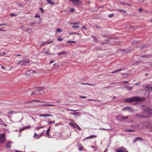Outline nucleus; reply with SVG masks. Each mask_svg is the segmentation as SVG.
Listing matches in <instances>:
<instances>
[{
	"mask_svg": "<svg viewBox=\"0 0 152 152\" xmlns=\"http://www.w3.org/2000/svg\"><path fill=\"white\" fill-rule=\"evenodd\" d=\"M26 60H22V61H20L18 62L17 63L19 64H20V65H25L26 64Z\"/></svg>",
	"mask_w": 152,
	"mask_h": 152,
	"instance_id": "10",
	"label": "nucleus"
},
{
	"mask_svg": "<svg viewBox=\"0 0 152 152\" xmlns=\"http://www.w3.org/2000/svg\"><path fill=\"white\" fill-rule=\"evenodd\" d=\"M75 41H68L66 42V43H69V44L71 45L72 44V43H75Z\"/></svg>",
	"mask_w": 152,
	"mask_h": 152,
	"instance_id": "29",
	"label": "nucleus"
},
{
	"mask_svg": "<svg viewBox=\"0 0 152 152\" xmlns=\"http://www.w3.org/2000/svg\"><path fill=\"white\" fill-rule=\"evenodd\" d=\"M39 116L40 117H48L50 116H51L52 115L50 114H41L39 115Z\"/></svg>",
	"mask_w": 152,
	"mask_h": 152,
	"instance_id": "12",
	"label": "nucleus"
},
{
	"mask_svg": "<svg viewBox=\"0 0 152 152\" xmlns=\"http://www.w3.org/2000/svg\"><path fill=\"white\" fill-rule=\"evenodd\" d=\"M123 51H125V52H130L129 49L128 48L126 49V50H123Z\"/></svg>",
	"mask_w": 152,
	"mask_h": 152,
	"instance_id": "37",
	"label": "nucleus"
},
{
	"mask_svg": "<svg viewBox=\"0 0 152 152\" xmlns=\"http://www.w3.org/2000/svg\"><path fill=\"white\" fill-rule=\"evenodd\" d=\"M88 101H96V100H94V99H88Z\"/></svg>",
	"mask_w": 152,
	"mask_h": 152,
	"instance_id": "61",
	"label": "nucleus"
},
{
	"mask_svg": "<svg viewBox=\"0 0 152 152\" xmlns=\"http://www.w3.org/2000/svg\"><path fill=\"white\" fill-rule=\"evenodd\" d=\"M75 124H73L72 122H70L69 124L70 126H72L74 128H76V125H75Z\"/></svg>",
	"mask_w": 152,
	"mask_h": 152,
	"instance_id": "22",
	"label": "nucleus"
},
{
	"mask_svg": "<svg viewBox=\"0 0 152 152\" xmlns=\"http://www.w3.org/2000/svg\"><path fill=\"white\" fill-rule=\"evenodd\" d=\"M115 152H128L126 149L123 147L117 148L115 150Z\"/></svg>",
	"mask_w": 152,
	"mask_h": 152,
	"instance_id": "6",
	"label": "nucleus"
},
{
	"mask_svg": "<svg viewBox=\"0 0 152 152\" xmlns=\"http://www.w3.org/2000/svg\"><path fill=\"white\" fill-rule=\"evenodd\" d=\"M139 117H141V118H142V117H145L143 116H140V115H137Z\"/></svg>",
	"mask_w": 152,
	"mask_h": 152,
	"instance_id": "60",
	"label": "nucleus"
},
{
	"mask_svg": "<svg viewBox=\"0 0 152 152\" xmlns=\"http://www.w3.org/2000/svg\"><path fill=\"white\" fill-rule=\"evenodd\" d=\"M82 84H87V85H90V86H93V84H89V83H82Z\"/></svg>",
	"mask_w": 152,
	"mask_h": 152,
	"instance_id": "42",
	"label": "nucleus"
},
{
	"mask_svg": "<svg viewBox=\"0 0 152 152\" xmlns=\"http://www.w3.org/2000/svg\"><path fill=\"white\" fill-rule=\"evenodd\" d=\"M91 37L92 38H94L95 39L96 41H97V39H96V37L95 36H92Z\"/></svg>",
	"mask_w": 152,
	"mask_h": 152,
	"instance_id": "48",
	"label": "nucleus"
},
{
	"mask_svg": "<svg viewBox=\"0 0 152 152\" xmlns=\"http://www.w3.org/2000/svg\"><path fill=\"white\" fill-rule=\"evenodd\" d=\"M61 31H62L61 29L60 28H58L56 29V33L57 34L58 33V32H61Z\"/></svg>",
	"mask_w": 152,
	"mask_h": 152,
	"instance_id": "28",
	"label": "nucleus"
},
{
	"mask_svg": "<svg viewBox=\"0 0 152 152\" xmlns=\"http://www.w3.org/2000/svg\"><path fill=\"white\" fill-rule=\"evenodd\" d=\"M6 53L5 52H3L2 53H0V55L1 56H3Z\"/></svg>",
	"mask_w": 152,
	"mask_h": 152,
	"instance_id": "44",
	"label": "nucleus"
},
{
	"mask_svg": "<svg viewBox=\"0 0 152 152\" xmlns=\"http://www.w3.org/2000/svg\"><path fill=\"white\" fill-rule=\"evenodd\" d=\"M36 101H34L33 100L31 101L28 102H26V103H30L31 104V106L32 107L36 106V104L35 103Z\"/></svg>",
	"mask_w": 152,
	"mask_h": 152,
	"instance_id": "11",
	"label": "nucleus"
},
{
	"mask_svg": "<svg viewBox=\"0 0 152 152\" xmlns=\"http://www.w3.org/2000/svg\"><path fill=\"white\" fill-rule=\"evenodd\" d=\"M124 131L126 132H134L135 130H134L132 129H126L124 130Z\"/></svg>",
	"mask_w": 152,
	"mask_h": 152,
	"instance_id": "20",
	"label": "nucleus"
},
{
	"mask_svg": "<svg viewBox=\"0 0 152 152\" xmlns=\"http://www.w3.org/2000/svg\"><path fill=\"white\" fill-rule=\"evenodd\" d=\"M6 137L4 133L0 134V143H3L5 142Z\"/></svg>",
	"mask_w": 152,
	"mask_h": 152,
	"instance_id": "4",
	"label": "nucleus"
},
{
	"mask_svg": "<svg viewBox=\"0 0 152 152\" xmlns=\"http://www.w3.org/2000/svg\"><path fill=\"white\" fill-rule=\"evenodd\" d=\"M145 99L143 98L137 96H132L130 98L126 99L124 100L125 102H130L134 101H142L145 100Z\"/></svg>",
	"mask_w": 152,
	"mask_h": 152,
	"instance_id": "1",
	"label": "nucleus"
},
{
	"mask_svg": "<svg viewBox=\"0 0 152 152\" xmlns=\"http://www.w3.org/2000/svg\"><path fill=\"white\" fill-rule=\"evenodd\" d=\"M37 89L38 90L39 94H41L44 93V89H45L44 88H38Z\"/></svg>",
	"mask_w": 152,
	"mask_h": 152,
	"instance_id": "9",
	"label": "nucleus"
},
{
	"mask_svg": "<svg viewBox=\"0 0 152 152\" xmlns=\"http://www.w3.org/2000/svg\"><path fill=\"white\" fill-rule=\"evenodd\" d=\"M151 56V55H144L141 56V57H145V58H149Z\"/></svg>",
	"mask_w": 152,
	"mask_h": 152,
	"instance_id": "25",
	"label": "nucleus"
},
{
	"mask_svg": "<svg viewBox=\"0 0 152 152\" xmlns=\"http://www.w3.org/2000/svg\"><path fill=\"white\" fill-rule=\"evenodd\" d=\"M11 142L10 141H9L7 142L5 145V147L6 148H9L11 147Z\"/></svg>",
	"mask_w": 152,
	"mask_h": 152,
	"instance_id": "14",
	"label": "nucleus"
},
{
	"mask_svg": "<svg viewBox=\"0 0 152 152\" xmlns=\"http://www.w3.org/2000/svg\"><path fill=\"white\" fill-rule=\"evenodd\" d=\"M71 24L74 25L72 27V28H78L80 27L79 26V25L80 24V23L72 22Z\"/></svg>",
	"mask_w": 152,
	"mask_h": 152,
	"instance_id": "8",
	"label": "nucleus"
},
{
	"mask_svg": "<svg viewBox=\"0 0 152 152\" xmlns=\"http://www.w3.org/2000/svg\"><path fill=\"white\" fill-rule=\"evenodd\" d=\"M129 30H132V31H133L134 30V28L132 26H129Z\"/></svg>",
	"mask_w": 152,
	"mask_h": 152,
	"instance_id": "30",
	"label": "nucleus"
},
{
	"mask_svg": "<svg viewBox=\"0 0 152 152\" xmlns=\"http://www.w3.org/2000/svg\"><path fill=\"white\" fill-rule=\"evenodd\" d=\"M53 42V41H51L50 42L46 41V42H45L43 43L42 44H41V46H43L45 44H50L51 43H52Z\"/></svg>",
	"mask_w": 152,
	"mask_h": 152,
	"instance_id": "17",
	"label": "nucleus"
},
{
	"mask_svg": "<svg viewBox=\"0 0 152 152\" xmlns=\"http://www.w3.org/2000/svg\"><path fill=\"white\" fill-rule=\"evenodd\" d=\"M107 149H106L103 152H107Z\"/></svg>",
	"mask_w": 152,
	"mask_h": 152,
	"instance_id": "64",
	"label": "nucleus"
},
{
	"mask_svg": "<svg viewBox=\"0 0 152 152\" xmlns=\"http://www.w3.org/2000/svg\"><path fill=\"white\" fill-rule=\"evenodd\" d=\"M7 25V24L5 23H4V24H0V26H3V25Z\"/></svg>",
	"mask_w": 152,
	"mask_h": 152,
	"instance_id": "49",
	"label": "nucleus"
},
{
	"mask_svg": "<svg viewBox=\"0 0 152 152\" xmlns=\"http://www.w3.org/2000/svg\"><path fill=\"white\" fill-rule=\"evenodd\" d=\"M54 61H53V60H52V61H50V62L49 63H50V64H52V63H53V62H54Z\"/></svg>",
	"mask_w": 152,
	"mask_h": 152,
	"instance_id": "56",
	"label": "nucleus"
},
{
	"mask_svg": "<svg viewBox=\"0 0 152 152\" xmlns=\"http://www.w3.org/2000/svg\"><path fill=\"white\" fill-rule=\"evenodd\" d=\"M124 70V69H118V70H116L115 71H114L112 72V73H116V72H118L120 71H121V70Z\"/></svg>",
	"mask_w": 152,
	"mask_h": 152,
	"instance_id": "24",
	"label": "nucleus"
},
{
	"mask_svg": "<svg viewBox=\"0 0 152 152\" xmlns=\"http://www.w3.org/2000/svg\"><path fill=\"white\" fill-rule=\"evenodd\" d=\"M42 106H54L55 105H54L53 104H43Z\"/></svg>",
	"mask_w": 152,
	"mask_h": 152,
	"instance_id": "23",
	"label": "nucleus"
},
{
	"mask_svg": "<svg viewBox=\"0 0 152 152\" xmlns=\"http://www.w3.org/2000/svg\"><path fill=\"white\" fill-rule=\"evenodd\" d=\"M124 110H126L129 111V112L131 113L133 111V110L129 107H126L124 109Z\"/></svg>",
	"mask_w": 152,
	"mask_h": 152,
	"instance_id": "13",
	"label": "nucleus"
},
{
	"mask_svg": "<svg viewBox=\"0 0 152 152\" xmlns=\"http://www.w3.org/2000/svg\"><path fill=\"white\" fill-rule=\"evenodd\" d=\"M39 16L38 15H36L35 16V18H39Z\"/></svg>",
	"mask_w": 152,
	"mask_h": 152,
	"instance_id": "53",
	"label": "nucleus"
},
{
	"mask_svg": "<svg viewBox=\"0 0 152 152\" xmlns=\"http://www.w3.org/2000/svg\"><path fill=\"white\" fill-rule=\"evenodd\" d=\"M79 97L80 98H83V99H85V98H86V96H79Z\"/></svg>",
	"mask_w": 152,
	"mask_h": 152,
	"instance_id": "46",
	"label": "nucleus"
},
{
	"mask_svg": "<svg viewBox=\"0 0 152 152\" xmlns=\"http://www.w3.org/2000/svg\"><path fill=\"white\" fill-rule=\"evenodd\" d=\"M143 139L141 137H137L134 140V142L135 143L137 141H141Z\"/></svg>",
	"mask_w": 152,
	"mask_h": 152,
	"instance_id": "19",
	"label": "nucleus"
},
{
	"mask_svg": "<svg viewBox=\"0 0 152 152\" xmlns=\"http://www.w3.org/2000/svg\"><path fill=\"white\" fill-rule=\"evenodd\" d=\"M145 114H146L148 115L146 117H149L152 115V109L149 108H147L145 111H144Z\"/></svg>",
	"mask_w": 152,
	"mask_h": 152,
	"instance_id": "3",
	"label": "nucleus"
},
{
	"mask_svg": "<svg viewBox=\"0 0 152 152\" xmlns=\"http://www.w3.org/2000/svg\"><path fill=\"white\" fill-rule=\"evenodd\" d=\"M125 3V2H120V3L121 4H122V5H125V3Z\"/></svg>",
	"mask_w": 152,
	"mask_h": 152,
	"instance_id": "54",
	"label": "nucleus"
},
{
	"mask_svg": "<svg viewBox=\"0 0 152 152\" xmlns=\"http://www.w3.org/2000/svg\"><path fill=\"white\" fill-rule=\"evenodd\" d=\"M66 52H65V51H63L62 52H60L59 53H58V55H61V54H66Z\"/></svg>",
	"mask_w": 152,
	"mask_h": 152,
	"instance_id": "31",
	"label": "nucleus"
},
{
	"mask_svg": "<svg viewBox=\"0 0 152 152\" xmlns=\"http://www.w3.org/2000/svg\"><path fill=\"white\" fill-rule=\"evenodd\" d=\"M37 135V134H36V133H35V134H34V137H35V136H36Z\"/></svg>",
	"mask_w": 152,
	"mask_h": 152,
	"instance_id": "63",
	"label": "nucleus"
},
{
	"mask_svg": "<svg viewBox=\"0 0 152 152\" xmlns=\"http://www.w3.org/2000/svg\"><path fill=\"white\" fill-rule=\"evenodd\" d=\"M63 40V39L61 37H59L57 39V40L60 42L62 41Z\"/></svg>",
	"mask_w": 152,
	"mask_h": 152,
	"instance_id": "32",
	"label": "nucleus"
},
{
	"mask_svg": "<svg viewBox=\"0 0 152 152\" xmlns=\"http://www.w3.org/2000/svg\"><path fill=\"white\" fill-rule=\"evenodd\" d=\"M147 88H148V89H149V90L151 91H152V87H149L148 86H147Z\"/></svg>",
	"mask_w": 152,
	"mask_h": 152,
	"instance_id": "39",
	"label": "nucleus"
},
{
	"mask_svg": "<svg viewBox=\"0 0 152 152\" xmlns=\"http://www.w3.org/2000/svg\"><path fill=\"white\" fill-rule=\"evenodd\" d=\"M78 113H71V114H72V115H74V114H77Z\"/></svg>",
	"mask_w": 152,
	"mask_h": 152,
	"instance_id": "57",
	"label": "nucleus"
},
{
	"mask_svg": "<svg viewBox=\"0 0 152 152\" xmlns=\"http://www.w3.org/2000/svg\"><path fill=\"white\" fill-rule=\"evenodd\" d=\"M55 122V121H52V122H49L48 124H54V123Z\"/></svg>",
	"mask_w": 152,
	"mask_h": 152,
	"instance_id": "47",
	"label": "nucleus"
},
{
	"mask_svg": "<svg viewBox=\"0 0 152 152\" xmlns=\"http://www.w3.org/2000/svg\"><path fill=\"white\" fill-rule=\"evenodd\" d=\"M34 101H36V102H45L43 101H41L40 100H33Z\"/></svg>",
	"mask_w": 152,
	"mask_h": 152,
	"instance_id": "34",
	"label": "nucleus"
},
{
	"mask_svg": "<svg viewBox=\"0 0 152 152\" xmlns=\"http://www.w3.org/2000/svg\"><path fill=\"white\" fill-rule=\"evenodd\" d=\"M27 129V127H23L22 128H21L20 129V131H23V130H24L25 129Z\"/></svg>",
	"mask_w": 152,
	"mask_h": 152,
	"instance_id": "36",
	"label": "nucleus"
},
{
	"mask_svg": "<svg viewBox=\"0 0 152 152\" xmlns=\"http://www.w3.org/2000/svg\"><path fill=\"white\" fill-rule=\"evenodd\" d=\"M117 10L119 11H121V12H126V11H124L123 10H120H120Z\"/></svg>",
	"mask_w": 152,
	"mask_h": 152,
	"instance_id": "38",
	"label": "nucleus"
},
{
	"mask_svg": "<svg viewBox=\"0 0 152 152\" xmlns=\"http://www.w3.org/2000/svg\"><path fill=\"white\" fill-rule=\"evenodd\" d=\"M82 28L83 29H84L85 30H86L87 29L86 28V26H83Z\"/></svg>",
	"mask_w": 152,
	"mask_h": 152,
	"instance_id": "58",
	"label": "nucleus"
},
{
	"mask_svg": "<svg viewBox=\"0 0 152 152\" xmlns=\"http://www.w3.org/2000/svg\"><path fill=\"white\" fill-rule=\"evenodd\" d=\"M69 34H79V33H77L75 32H72V33H69Z\"/></svg>",
	"mask_w": 152,
	"mask_h": 152,
	"instance_id": "41",
	"label": "nucleus"
},
{
	"mask_svg": "<svg viewBox=\"0 0 152 152\" xmlns=\"http://www.w3.org/2000/svg\"><path fill=\"white\" fill-rule=\"evenodd\" d=\"M125 5L128 6H131V5L128 3H125Z\"/></svg>",
	"mask_w": 152,
	"mask_h": 152,
	"instance_id": "45",
	"label": "nucleus"
},
{
	"mask_svg": "<svg viewBox=\"0 0 152 152\" xmlns=\"http://www.w3.org/2000/svg\"><path fill=\"white\" fill-rule=\"evenodd\" d=\"M66 110H70V111H76V110H71V109H66Z\"/></svg>",
	"mask_w": 152,
	"mask_h": 152,
	"instance_id": "50",
	"label": "nucleus"
},
{
	"mask_svg": "<svg viewBox=\"0 0 152 152\" xmlns=\"http://www.w3.org/2000/svg\"><path fill=\"white\" fill-rule=\"evenodd\" d=\"M10 15L11 16H13L16 15V14H14V13H10Z\"/></svg>",
	"mask_w": 152,
	"mask_h": 152,
	"instance_id": "40",
	"label": "nucleus"
},
{
	"mask_svg": "<svg viewBox=\"0 0 152 152\" xmlns=\"http://www.w3.org/2000/svg\"><path fill=\"white\" fill-rule=\"evenodd\" d=\"M96 137V136L95 135H91L89 137H87L84 140H86V139H89L92 138Z\"/></svg>",
	"mask_w": 152,
	"mask_h": 152,
	"instance_id": "18",
	"label": "nucleus"
},
{
	"mask_svg": "<svg viewBox=\"0 0 152 152\" xmlns=\"http://www.w3.org/2000/svg\"><path fill=\"white\" fill-rule=\"evenodd\" d=\"M138 126V124H136V125H135V128H137Z\"/></svg>",
	"mask_w": 152,
	"mask_h": 152,
	"instance_id": "59",
	"label": "nucleus"
},
{
	"mask_svg": "<svg viewBox=\"0 0 152 152\" xmlns=\"http://www.w3.org/2000/svg\"><path fill=\"white\" fill-rule=\"evenodd\" d=\"M69 1L76 5H80L82 4L81 1L79 0H69Z\"/></svg>",
	"mask_w": 152,
	"mask_h": 152,
	"instance_id": "5",
	"label": "nucleus"
},
{
	"mask_svg": "<svg viewBox=\"0 0 152 152\" xmlns=\"http://www.w3.org/2000/svg\"><path fill=\"white\" fill-rule=\"evenodd\" d=\"M129 118L128 116H124L122 115H119L116 117L117 119L120 121H121L127 119Z\"/></svg>",
	"mask_w": 152,
	"mask_h": 152,
	"instance_id": "2",
	"label": "nucleus"
},
{
	"mask_svg": "<svg viewBox=\"0 0 152 152\" xmlns=\"http://www.w3.org/2000/svg\"><path fill=\"white\" fill-rule=\"evenodd\" d=\"M45 126H42L40 127H37L35 129L36 130H38L40 129L44 128Z\"/></svg>",
	"mask_w": 152,
	"mask_h": 152,
	"instance_id": "26",
	"label": "nucleus"
},
{
	"mask_svg": "<svg viewBox=\"0 0 152 152\" xmlns=\"http://www.w3.org/2000/svg\"><path fill=\"white\" fill-rule=\"evenodd\" d=\"M46 1L49 4H54V3L51 0H46Z\"/></svg>",
	"mask_w": 152,
	"mask_h": 152,
	"instance_id": "21",
	"label": "nucleus"
},
{
	"mask_svg": "<svg viewBox=\"0 0 152 152\" xmlns=\"http://www.w3.org/2000/svg\"><path fill=\"white\" fill-rule=\"evenodd\" d=\"M139 10L140 12H142V10L141 9H139Z\"/></svg>",
	"mask_w": 152,
	"mask_h": 152,
	"instance_id": "62",
	"label": "nucleus"
},
{
	"mask_svg": "<svg viewBox=\"0 0 152 152\" xmlns=\"http://www.w3.org/2000/svg\"><path fill=\"white\" fill-rule=\"evenodd\" d=\"M75 11V9L73 8H71L70 9L69 11L71 12H73Z\"/></svg>",
	"mask_w": 152,
	"mask_h": 152,
	"instance_id": "35",
	"label": "nucleus"
},
{
	"mask_svg": "<svg viewBox=\"0 0 152 152\" xmlns=\"http://www.w3.org/2000/svg\"><path fill=\"white\" fill-rule=\"evenodd\" d=\"M75 125H76V127L78 129H80V128L77 124H75Z\"/></svg>",
	"mask_w": 152,
	"mask_h": 152,
	"instance_id": "43",
	"label": "nucleus"
},
{
	"mask_svg": "<svg viewBox=\"0 0 152 152\" xmlns=\"http://www.w3.org/2000/svg\"><path fill=\"white\" fill-rule=\"evenodd\" d=\"M114 15V14L112 13L111 14H110L108 16V17L109 18H112L113 16Z\"/></svg>",
	"mask_w": 152,
	"mask_h": 152,
	"instance_id": "33",
	"label": "nucleus"
},
{
	"mask_svg": "<svg viewBox=\"0 0 152 152\" xmlns=\"http://www.w3.org/2000/svg\"><path fill=\"white\" fill-rule=\"evenodd\" d=\"M121 83H128V82L127 81H126L124 80V81H123V82H122Z\"/></svg>",
	"mask_w": 152,
	"mask_h": 152,
	"instance_id": "55",
	"label": "nucleus"
},
{
	"mask_svg": "<svg viewBox=\"0 0 152 152\" xmlns=\"http://www.w3.org/2000/svg\"><path fill=\"white\" fill-rule=\"evenodd\" d=\"M50 127H49V128H48V129L47 130V132H46V134L48 136H49V132H50Z\"/></svg>",
	"mask_w": 152,
	"mask_h": 152,
	"instance_id": "27",
	"label": "nucleus"
},
{
	"mask_svg": "<svg viewBox=\"0 0 152 152\" xmlns=\"http://www.w3.org/2000/svg\"><path fill=\"white\" fill-rule=\"evenodd\" d=\"M38 90V89L35 91L33 92H32L31 95H36L37 94H39Z\"/></svg>",
	"mask_w": 152,
	"mask_h": 152,
	"instance_id": "16",
	"label": "nucleus"
},
{
	"mask_svg": "<svg viewBox=\"0 0 152 152\" xmlns=\"http://www.w3.org/2000/svg\"><path fill=\"white\" fill-rule=\"evenodd\" d=\"M124 88H125L126 90H130L133 89V87H129L128 86H124Z\"/></svg>",
	"mask_w": 152,
	"mask_h": 152,
	"instance_id": "15",
	"label": "nucleus"
},
{
	"mask_svg": "<svg viewBox=\"0 0 152 152\" xmlns=\"http://www.w3.org/2000/svg\"><path fill=\"white\" fill-rule=\"evenodd\" d=\"M5 31V30L4 29L2 28V29H0V31Z\"/></svg>",
	"mask_w": 152,
	"mask_h": 152,
	"instance_id": "52",
	"label": "nucleus"
},
{
	"mask_svg": "<svg viewBox=\"0 0 152 152\" xmlns=\"http://www.w3.org/2000/svg\"><path fill=\"white\" fill-rule=\"evenodd\" d=\"M27 31L28 33H30L31 31V29H28Z\"/></svg>",
	"mask_w": 152,
	"mask_h": 152,
	"instance_id": "51",
	"label": "nucleus"
},
{
	"mask_svg": "<svg viewBox=\"0 0 152 152\" xmlns=\"http://www.w3.org/2000/svg\"><path fill=\"white\" fill-rule=\"evenodd\" d=\"M34 73H37V72L33 70H31L26 71V74L27 75L30 76L33 75Z\"/></svg>",
	"mask_w": 152,
	"mask_h": 152,
	"instance_id": "7",
	"label": "nucleus"
}]
</instances>
